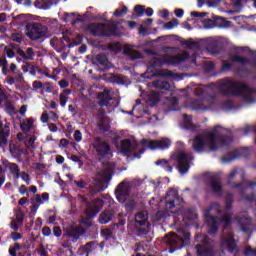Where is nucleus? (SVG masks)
Masks as SVG:
<instances>
[{"mask_svg": "<svg viewBox=\"0 0 256 256\" xmlns=\"http://www.w3.org/2000/svg\"><path fill=\"white\" fill-rule=\"evenodd\" d=\"M219 92L224 97H241L243 95L245 103H255L253 98L255 90L244 82L235 81L231 78H225L219 83Z\"/></svg>", "mask_w": 256, "mask_h": 256, "instance_id": "nucleus-1", "label": "nucleus"}, {"mask_svg": "<svg viewBox=\"0 0 256 256\" xmlns=\"http://www.w3.org/2000/svg\"><path fill=\"white\" fill-rule=\"evenodd\" d=\"M191 159L193 158L189 157L188 153L183 151H176L170 156L169 160L159 159L155 162V165L164 169L166 173H173V167H175L173 161H176V168L178 172L180 175H185V173H189V169H191Z\"/></svg>", "mask_w": 256, "mask_h": 256, "instance_id": "nucleus-2", "label": "nucleus"}, {"mask_svg": "<svg viewBox=\"0 0 256 256\" xmlns=\"http://www.w3.org/2000/svg\"><path fill=\"white\" fill-rule=\"evenodd\" d=\"M87 29L93 37H121L117 23H91Z\"/></svg>", "mask_w": 256, "mask_h": 256, "instance_id": "nucleus-3", "label": "nucleus"}, {"mask_svg": "<svg viewBox=\"0 0 256 256\" xmlns=\"http://www.w3.org/2000/svg\"><path fill=\"white\" fill-rule=\"evenodd\" d=\"M219 129H221L220 125H216L212 131L206 134V141L208 142L209 150L208 153L211 151H218L220 147H229L233 143V134L229 135H217L219 133Z\"/></svg>", "mask_w": 256, "mask_h": 256, "instance_id": "nucleus-4", "label": "nucleus"}, {"mask_svg": "<svg viewBox=\"0 0 256 256\" xmlns=\"http://www.w3.org/2000/svg\"><path fill=\"white\" fill-rule=\"evenodd\" d=\"M180 234L170 233V235L166 236V243L170 245L173 251H177V249H183V247H187L191 243V234L189 232L180 231Z\"/></svg>", "mask_w": 256, "mask_h": 256, "instance_id": "nucleus-5", "label": "nucleus"}, {"mask_svg": "<svg viewBox=\"0 0 256 256\" xmlns=\"http://www.w3.org/2000/svg\"><path fill=\"white\" fill-rule=\"evenodd\" d=\"M220 205L219 203H214L212 204L209 209L205 210L204 212V219L205 223L208 227V233L209 235H215L219 231V223H220V218L217 216H212L211 212L216 209L218 214L223 213L219 209Z\"/></svg>", "mask_w": 256, "mask_h": 256, "instance_id": "nucleus-6", "label": "nucleus"}, {"mask_svg": "<svg viewBox=\"0 0 256 256\" xmlns=\"http://www.w3.org/2000/svg\"><path fill=\"white\" fill-rule=\"evenodd\" d=\"M97 98L99 99L98 105L100 107H107L108 109L107 111H105V109L102 108L99 111L101 115H104V113H111V111H114L116 107H119V100H117V98L115 97H111L108 90L99 92Z\"/></svg>", "mask_w": 256, "mask_h": 256, "instance_id": "nucleus-7", "label": "nucleus"}, {"mask_svg": "<svg viewBox=\"0 0 256 256\" xmlns=\"http://www.w3.org/2000/svg\"><path fill=\"white\" fill-rule=\"evenodd\" d=\"M189 59V52H182L180 55H164L162 58H155L153 67H162L164 65H179Z\"/></svg>", "mask_w": 256, "mask_h": 256, "instance_id": "nucleus-8", "label": "nucleus"}, {"mask_svg": "<svg viewBox=\"0 0 256 256\" xmlns=\"http://www.w3.org/2000/svg\"><path fill=\"white\" fill-rule=\"evenodd\" d=\"M131 189H133V184L129 181L120 182L115 190V197L119 203H127L131 197Z\"/></svg>", "mask_w": 256, "mask_h": 256, "instance_id": "nucleus-9", "label": "nucleus"}, {"mask_svg": "<svg viewBox=\"0 0 256 256\" xmlns=\"http://www.w3.org/2000/svg\"><path fill=\"white\" fill-rule=\"evenodd\" d=\"M220 249L222 251H227L229 255L239 256L241 253V249L239 248V244L235 240V235L233 233L229 234V237H224L220 241Z\"/></svg>", "mask_w": 256, "mask_h": 256, "instance_id": "nucleus-10", "label": "nucleus"}, {"mask_svg": "<svg viewBox=\"0 0 256 256\" xmlns=\"http://www.w3.org/2000/svg\"><path fill=\"white\" fill-rule=\"evenodd\" d=\"M26 29V35L31 39V41H39V39H43V37L47 35V27L41 23L28 24Z\"/></svg>", "mask_w": 256, "mask_h": 256, "instance_id": "nucleus-11", "label": "nucleus"}, {"mask_svg": "<svg viewBox=\"0 0 256 256\" xmlns=\"http://www.w3.org/2000/svg\"><path fill=\"white\" fill-rule=\"evenodd\" d=\"M197 256H217V251L209 241V236L205 235L201 243L195 246Z\"/></svg>", "mask_w": 256, "mask_h": 256, "instance_id": "nucleus-12", "label": "nucleus"}, {"mask_svg": "<svg viewBox=\"0 0 256 256\" xmlns=\"http://www.w3.org/2000/svg\"><path fill=\"white\" fill-rule=\"evenodd\" d=\"M93 149L98 157H107L111 153V144L108 141H103L101 137H95L92 143Z\"/></svg>", "mask_w": 256, "mask_h": 256, "instance_id": "nucleus-13", "label": "nucleus"}, {"mask_svg": "<svg viewBox=\"0 0 256 256\" xmlns=\"http://www.w3.org/2000/svg\"><path fill=\"white\" fill-rule=\"evenodd\" d=\"M208 184L214 195L217 197L223 196V181L221 180V176L219 174L210 175L208 177Z\"/></svg>", "mask_w": 256, "mask_h": 256, "instance_id": "nucleus-14", "label": "nucleus"}, {"mask_svg": "<svg viewBox=\"0 0 256 256\" xmlns=\"http://www.w3.org/2000/svg\"><path fill=\"white\" fill-rule=\"evenodd\" d=\"M142 145H144V147H148V149H151V151H155V149L165 150V149H169V147H171V140H169L167 138L162 139V140L143 139Z\"/></svg>", "mask_w": 256, "mask_h": 256, "instance_id": "nucleus-15", "label": "nucleus"}, {"mask_svg": "<svg viewBox=\"0 0 256 256\" xmlns=\"http://www.w3.org/2000/svg\"><path fill=\"white\" fill-rule=\"evenodd\" d=\"M166 199V209H173L183 203V198H181L179 192L173 188H170L166 193Z\"/></svg>", "mask_w": 256, "mask_h": 256, "instance_id": "nucleus-16", "label": "nucleus"}, {"mask_svg": "<svg viewBox=\"0 0 256 256\" xmlns=\"http://www.w3.org/2000/svg\"><path fill=\"white\" fill-rule=\"evenodd\" d=\"M11 135V124L3 122L0 120V149L5 151V148L9 144V137Z\"/></svg>", "mask_w": 256, "mask_h": 256, "instance_id": "nucleus-17", "label": "nucleus"}, {"mask_svg": "<svg viewBox=\"0 0 256 256\" xmlns=\"http://www.w3.org/2000/svg\"><path fill=\"white\" fill-rule=\"evenodd\" d=\"M85 233H87V230H85V228L81 226L66 229V237H68V239H71L73 243L79 241V239H81V237H83Z\"/></svg>", "mask_w": 256, "mask_h": 256, "instance_id": "nucleus-18", "label": "nucleus"}, {"mask_svg": "<svg viewBox=\"0 0 256 256\" xmlns=\"http://www.w3.org/2000/svg\"><path fill=\"white\" fill-rule=\"evenodd\" d=\"M104 202L100 198H96L90 204V208L87 210L86 215L89 219L97 217V214L103 209Z\"/></svg>", "mask_w": 256, "mask_h": 256, "instance_id": "nucleus-19", "label": "nucleus"}, {"mask_svg": "<svg viewBox=\"0 0 256 256\" xmlns=\"http://www.w3.org/2000/svg\"><path fill=\"white\" fill-rule=\"evenodd\" d=\"M113 217H115V210L113 208H107L100 213L98 221L101 225H107V223L113 221Z\"/></svg>", "mask_w": 256, "mask_h": 256, "instance_id": "nucleus-20", "label": "nucleus"}, {"mask_svg": "<svg viewBox=\"0 0 256 256\" xmlns=\"http://www.w3.org/2000/svg\"><path fill=\"white\" fill-rule=\"evenodd\" d=\"M61 0H36L34 2V7L36 9H43V11H47L53 7V5H57Z\"/></svg>", "mask_w": 256, "mask_h": 256, "instance_id": "nucleus-21", "label": "nucleus"}, {"mask_svg": "<svg viewBox=\"0 0 256 256\" xmlns=\"http://www.w3.org/2000/svg\"><path fill=\"white\" fill-rule=\"evenodd\" d=\"M147 211H140L135 215L134 221L136 227H145L149 222Z\"/></svg>", "mask_w": 256, "mask_h": 256, "instance_id": "nucleus-22", "label": "nucleus"}, {"mask_svg": "<svg viewBox=\"0 0 256 256\" xmlns=\"http://www.w3.org/2000/svg\"><path fill=\"white\" fill-rule=\"evenodd\" d=\"M192 149L196 153H205V139L201 135H197L192 143Z\"/></svg>", "mask_w": 256, "mask_h": 256, "instance_id": "nucleus-23", "label": "nucleus"}, {"mask_svg": "<svg viewBox=\"0 0 256 256\" xmlns=\"http://www.w3.org/2000/svg\"><path fill=\"white\" fill-rule=\"evenodd\" d=\"M239 157H249V148H243L239 152H235L230 157H224L223 161L225 163H231V161H235V159H239Z\"/></svg>", "mask_w": 256, "mask_h": 256, "instance_id": "nucleus-24", "label": "nucleus"}, {"mask_svg": "<svg viewBox=\"0 0 256 256\" xmlns=\"http://www.w3.org/2000/svg\"><path fill=\"white\" fill-rule=\"evenodd\" d=\"M97 127L102 133H107L109 129H111V125L109 124V118L105 116L98 118Z\"/></svg>", "mask_w": 256, "mask_h": 256, "instance_id": "nucleus-25", "label": "nucleus"}, {"mask_svg": "<svg viewBox=\"0 0 256 256\" xmlns=\"http://www.w3.org/2000/svg\"><path fill=\"white\" fill-rule=\"evenodd\" d=\"M82 18H75V13H65L64 14V22L71 23V25H77V23H83Z\"/></svg>", "mask_w": 256, "mask_h": 256, "instance_id": "nucleus-26", "label": "nucleus"}, {"mask_svg": "<svg viewBox=\"0 0 256 256\" xmlns=\"http://www.w3.org/2000/svg\"><path fill=\"white\" fill-rule=\"evenodd\" d=\"M49 200V193L44 192L42 195L35 194L32 198L30 203L35 204L38 203V205H43V201Z\"/></svg>", "mask_w": 256, "mask_h": 256, "instance_id": "nucleus-27", "label": "nucleus"}, {"mask_svg": "<svg viewBox=\"0 0 256 256\" xmlns=\"http://www.w3.org/2000/svg\"><path fill=\"white\" fill-rule=\"evenodd\" d=\"M95 61L97 65H100V67H103V69H109V59H107V55L97 54Z\"/></svg>", "mask_w": 256, "mask_h": 256, "instance_id": "nucleus-28", "label": "nucleus"}, {"mask_svg": "<svg viewBox=\"0 0 256 256\" xmlns=\"http://www.w3.org/2000/svg\"><path fill=\"white\" fill-rule=\"evenodd\" d=\"M97 247H99V243H97V241L87 242L82 246V251L83 253H86V255H89L90 253H93Z\"/></svg>", "mask_w": 256, "mask_h": 256, "instance_id": "nucleus-29", "label": "nucleus"}, {"mask_svg": "<svg viewBox=\"0 0 256 256\" xmlns=\"http://www.w3.org/2000/svg\"><path fill=\"white\" fill-rule=\"evenodd\" d=\"M120 151L123 155L131 153V139H123L120 141Z\"/></svg>", "mask_w": 256, "mask_h": 256, "instance_id": "nucleus-30", "label": "nucleus"}, {"mask_svg": "<svg viewBox=\"0 0 256 256\" xmlns=\"http://www.w3.org/2000/svg\"><path fill=\"white\" fill-rule=\"evenodd\" d=\"M33 123H35V120L33 118H27L24 122L20 124V129L23 133H29L31 131V128L33 127Z\"/></svg>", "mask_w": 256, "mask_h": 256, "instance_id": "nucleus-31", "label": "nucleus"}, {"mask_svg": "<svg viewBox=\"0 0 256 256\" xmlns=\"http://www.w3.org/2000/svg\"><path fill=\"white\" fill-rule=\"evenodd\" d=\"M8 169L11 175L14 177V179H19V177H21V169L19 168L18 164L9 163Z\"/></svg>", "mask_w": 256, "mask_h": 256, "instance_id": "nucleus-32", "label": "nucleus"}, {"mask_svg": "<svg viewBox=\"0 0 256 256\" xmlns=\"http://www.w3.org/2000/svg\"><path fill=\"white\" fill-rule=\"evenodd\" d=\"M35 141H37V136L28 134L25 136L24 145L27 149H35Z\"/></svg>", "mask_w": 256, "mask_h": 256, "instance_id": "nucleus-33", "label": "nucleus"}, {"mask_svg": "<svg viewBox=\"0 0 256 256\" xmlns=\"http://www.w3.org/2000/svg\"><path fill=\"white\" fill-rule=\"evenodd\" d=\"M237 175V169H233L232 171H231V173L229 174V176H228V182H227V184L230 186V187H232V189H239V187H241V182H239V183H231V181H233V179H235V176Z\"/></svg>", "mask_w": 256, "mask_h": 256, "instance_id": "nucleus-34", "label": "nucleus"}, {"mask_svg": "<svg viewBox=\"0 0 256 256\" xmlns=\"http://www.w3.org/2000/svg\"><path fill=\"white\" fill-rule=\"evenodd\" d=\"M208 51L212 55H220V53H223V46H220L217 43H213L208 47Z\"/></svg>", "mask_w": 256, "mask_h": 256, "instance_id": "nucleus-35", "label": "nucleus"}, {"mask_svg": "<svg viewBox=\"0 0 256 256\" xmlns=\"http://www.w3.org/2000/svg\"><path fill=\"white\" fill-rule=\"evenodd\" d=\"M148 100L152 105H157L161 101V95L156 91H152L148 96Z\"/></svg>", "mask_w": 256, "mask_h": 256, "instance_id": "nucleus-36", "label": "nucleus"}, {"mask_svg": "<svg viewBox=\"0 0 256 256\" xmlns=\"http://www.w3.org/2000/svg\"><path fill=\"white\" fill-rule=\"evenodd\" d=\"M232 208H233V193L228 192L225 198V209L226 211H231Z\"/></svg>", "mask_w": 256, "mask_h": 256, "instance_id": "nucleus-37", "label": "nucleus"}, {"mask_svg": "<svg viewBox=\"0 0 256 256\" xmlns=\"http://www.w3.org/2000/svg\"><path fill=\"white\" fill-rule=\"evenodd\" d=\"M154 87L163 91H169V89H171V84L167 81H156L154 82Z\"/></svg>", "mask_w": 256, "mask_h": 256, "instance_id": "nucleus-38", "label": "nucleus"}, {"mask_svg": "<svg viewBox=\"0 0 256 256\" xmlns=\"http://www.w3.org/2000/svg\"><path fill=\"white\" fill-rule=\"evenodd\" d=\"M232 63H240L241 65H247L249 63V59L242 57L240 55H234L231 57Z\"/></svg>", "mask_w": 256, "mask_h": 256, "instance_id": "nucleus-39", "label": "nucleus"}, {"mask_svg": "<svg viewBox=\"0 0 256 256\" xmlns=\"http://www.w3.org/2000/svg\"><path fill=\"white\" fill-rule=\"evenodd\" d=\"M5 111L8 115H17V112H15V105H13L11 102L5 103Z\"/></svg>", "mask_w": 256, "mask_h": 256, "instance_id": "nucleus-40", "label": "nucleus"}, {"mask_svg": "<svg viewBox=\"0 0 256 256\" xmlns=\"http://www.w3.org/2000/svg\"><path fill=\"white\" fill-rule=\"evenodd\" d=\"M113 83H117V85H125V79L121 74H114L111 77Z\"/></svg>", "mask_w": 256, "mask_h": 256, "instance_id": "nucleus-41", "label": "nucleus"}, {"mask_svg": "<svg viewBox=\"0 0 256 256\" xmlns=\"http://www.w3.org/2000/svg\"><path fill=\"white\" fill-rule=\"evenodd\" d=\"M233 214L231 213H227L224 214L221 218H220V222L224 223L225 227H229V225H231V217Z\"/></svg>", "mask_w": 256, "mask_h": 256, "instance_id": "nucleus-42", "label": "nucleus"}, {"mask_svg": "<svg viewBox=\"0 0 256 256\" xmlns=\"http://www.w3.org/2000/svg\"><path fill=\"white\" fill-rule=\"evenodd\" d=\"M179 25V20L177 18L172 19L169 22L164 23V29H173Z\"/></svg>", "mask_w": 256, "mask_h": 256, "instance_id": "nucleus-43", "label": "nucleus"}, {"mask_svg": "<svg viewBox=\"0 0 256 256\" xmlns=\"http://www.w3.org/2000/svg\"><path fill=\"white\" fill-rule=\"evenodd\" d=\"M135 231H136L138 237H143L149 233V229L145 228L143 226H136Z\"/></svg>", "mask_w": 256, "mask_h": 256, "instance_id": "nucleus-44", "label": "nucleus"}, {"mask_svg": "<svg viewBox=\"0 0 256 256\" xmlns=\"http://www.w3.org/2000/svg\"><path fill=\"white\" fill-rule=\"evenodd\" d=\"M129 13V9L127 6H123L121 10L116 9L113 13L114 17H123V15H127Z\"/></svg>", "mask_w": 256, "mask_h": 256, "instance_id": "nucleus-45", "label": "nucleus"}, {"mask_svg": "<svg viewBox=\"0 0 256 256\" xmlns=\"http://www.w3.org/2000/svg\"><path fill=\"white\" fill-rule=\"evenodd\" d=\"M134 13H136L137 17H143L145 15V6L136 5L134 7Z\"/></svg>", "mask_w": 256, "mask_h": 256, "instance_id": "nucleus-46", "label": "nucleus"}, {"mask_svg": "<svg viewBox=\"0 0 256 256\" xmlns=\"http://www.w3.org/2000/svg\"><path fill=\"white\" fill-rule=\"evenodd\" d=\"M135 207H137L135 201L128 202L125 204V211H127V213H133V211H135Z\"/></svg>", "mask_w": 256, "mask_h": 256, "instance_id": "nucleus-47", "label": "nucleus"}, {"mask_svg": "<svg viewBox=\"0 0 256 256\" xmlns=\"http://www.w3.org/2000/svg\"><path fill=\"white\" fill-rule=\"evenodd\" d=\"M20 177L27 185H31V175H29V173L23 171L20 173Z\"/></svg>", "mask_w": 256, "mask_h": 256, "instance_id": "nucleus-48", "label": "nucleus"}, {"mask_svg": "<svg viewBox=\"0 0 256 256\" xmlns=\"http://www.w3.org/2000/svg\"><path fill=\"white\" fill-rule=\"evenodd\" d=\"M26 61H33L35 57V52H33V48L29 47L26 49Z\"/></svg>", "mask_w": 256, "mask_h": 256, "instance_id": "nucleus-49", "label": "nucleus"}, {"mask_svg": "<svg viewBox=\"0 0 256 256\" xmlns=\"http://www.w3.org/2000/svg\"><path fill=\"white\" fill-rule=\"evenodd\" d=\"M32 87L34 88V91H39V89H41L42 91L45 90V84L37 80L32 83Z\"/></svg>", "mask_w": 256, "mask_h": 256, "instance_id": "nucleus-50", "label": "nucleus"}, {"mask_svg": "<svg viewBox=\"0 0 256 256\" xmlns=\"http://www.w3.org/2000/svg\"><path fill=\"white\" fill-rule=\"evenodd\" d=\"M15 215H16L17 223H23V221L25 219V213H23V211H21V210H17L15 212Z\"/></svg>", "mask_w": 256, "mask_h": 256, "instance_id": "nucleus-51", "label": "nucleus"}, {"mask_svg": "<svg viewBox=\"0 0 256 256\" xmlns=\"http://www.w3.org/2000/svg\"><path fill=\"white\" fill-rule=\"evenodd\" d=\"M156 77H173V71L162 70L161 72L156 74Z\"/></svg>", "mask_w": 256, "mask_h": 256, "instance_id": "nucleus-52", "label": "nucleus"}, {"mask_svg": "<svg viewBox=\"0 0 256 256\" xmlns=\"http://www.w3.org/2000/svg\"><path fill=\"white\" fill-rule=\"evenodd\" d=\"M223 1L225 0H210V1H207V5L208 7H219V5L223 3Z\"/></svg>", "mask_w": 256, "mask_h": 256, "instance_id": "nucleus-53", "label": "nucleus"}, {"mask_svg": "<svg viewBox=\"0 0 256 256\" xmlns=\"http://www.w3.org/2000/svg\"><path fill=\"white\" fill-rule=\"evenodd\" d=\"M182 45H185L188 49H193V47H197V42L185 40L184 42H182Z\"/></svg>", "mask_w": 256, "mask_h": 256, "instance_id": "nucleus-54", "label": "nucleus"}, {"mask_svg": "<svg viewBox=\"0 0 256 256\" xmlns=\"http://www.w3.org/2000/svg\"><path fill=\"white\" fill-rule=\"evenodd\" d=\"M83 139V134L81 133L80 130H75L74 131V141H76V143H80V141H82Z\"/></svg>", "mask_w": 256, "mask_h": 256, "instance_id": "nucleus-55", "label": "nucleus"}, {"mask_svg": "<svg viewBox=\"0 0 256 256\" xmlns=\"http://www.w3.org/2000/svg\"><path fill=\"white\" fill-rule=\"evenodd\" d=\"M190 15L192 17H200L201 19H203V17H207V15H209V13L207 12H197V11H192L190 13Z\"/></svg>", "mask_w": 256, "mask_h": 256, "instance_id": "nucleus-56", "label": "nucleus"}, {"mask_svg": "<svg viewBox=\"0 0 256 256\" xmlns=\"http://www.w3.org/2000/svg\"><path fill=\"white\" fill-rule=\"evenodd\" d=\"M74 184L76 185V187H78V189H85V187H87V183L84 182L83 179L80 180H74Z\"/></svg>", "mask_w": 256, "mask_h": 256, "instance_id": "nucleus-57", "label": "nucleus"}, {"mask_svg": "<svg viewBox=\"0 0 256 256\" xmlns=\"http://www.w3.org/2000/svg\"><path fill=\"white\" fill-rule=\"evenodd\" d=\"M9 147H10V153L12 155H17L19 153V147H17V145L10 143Z\"/></svg>", "mask_w": 256, "mask_h": 256, "instance_id": "nucleus-58", "label": "nucleus"}, {"mask_svg": "<svg viewBox=\"0 0 256 256\" xmlns=\"http://www.w3.org/2000/svg\"><path fill=\"white\" fill-rule=\"evenodd\" d=\"M10 237L13 239V241H19V239H23V235H21L19 232H11Z\"/></svg>", "mask_w": 256, "mask_h": 256, "instance_id": "nucleus-59", "label": "nucleus"}, {"mask_svg": "<svg viewBox=\"0 0 256 256\" xmlns=\"http://www.w3.org/2000/svg\"><path fill=\"white\" fill-rule=\"evenodd\" d=\"M102 233L107 240L113 239V231H111L110 229H104Z\"/></svg>", "mask_w": 256, "mask_h": 256, "instance_id": "nucleus-60", "label": "nucleus"}, {"mask_svg": "<svg viewBox=\"0 0 256 256\" xmlns=\"http://www.w3.org/2000/svg\"><path fill=\"white\" fill-rule=\"evenodd\" d=\"M94 193H101L105 190V186L103 184H97L92 189Z\"/></svg>", "mask_w": 256, "mask_h": 256, "instance_id": "nucleus-61", "label": "nucleus"}, {"mask_svg": "<svg viewBox=\"0 0 256 256\" xmlns=\"http://www.w3.org/2000/svg\"><path fill=\"white\" fill-rule=\"evenodd\" d=\"M11 39L12 41H15V43H22L23 36L20 34H12Z\"/></svg>", "mask_w": 256, "mask_h": 256, "instance_id": "nucleus-62", "label": "nucleus"}, {"mask_svg": "<svg viewBox=\"0 0 256 256\" xmlns=\"http://www.w3.org/2000/svg\"><path fill=\"white\" fill-rule=\"evenodd\" d=\"M223 108L224 109H233V100H226L223 102Z\"/></svg>", "mask_w": 256, "mask_h": 256, "instance_id": "nucleus-63", "label": "nucleus"}, {"mask_svg": "<svg viewBox=\"0 0 256 256\" xmlns=\"http://www.w3.org/2000/svg\"><path fill=\"white\" fill-rule=\"evenodd\" d=\"M253 253L254 249L251 246H248L244 251L245 256H253Z\"/></svg>", "mask_w": 256, "mask_h": 256, "instance_id": "nucleus-64", "label": "nucleus"}]
</instances>
